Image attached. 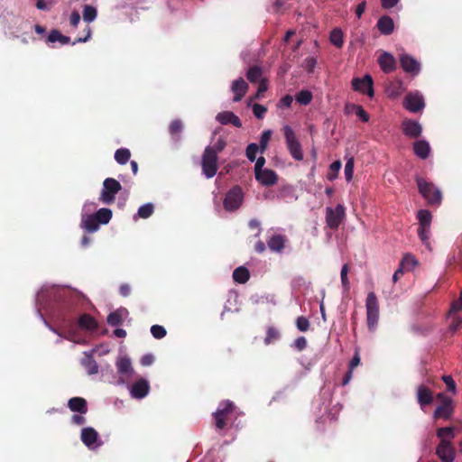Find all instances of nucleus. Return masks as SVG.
<instances>
[{"label": "nucleus", "instance_id": "obj_1", "mask_svg": "<svg viewBox=\"0 0 462 462\" xmlns=\"http://www.w3.org/2000/svg\"><path fill=\"white\" fill-rule=\"evenodd\" d=\"M365 310L368 329L374 332L379 321V302L375 293L373 291L367 294Z\"/></svg>", "mask_w": 462, "mask_h": 462}, {"label": "nucleus", "instance_id": "obj_2", "mask_svg": "<svg viewBox=\"0 0 462 462\" xmlns=\"http://www.w3.org/2000/svg\"><path fill=\"white\" fill-rule=\"evenodd\" d=\"M418 189L422 197L430 204H439L442 199L440 190L422 178L416 179Z\"/></svg>", "mask_w": 462, "mask_h": 462}, {"label": "nucleus", "instance_id": "obj_3", "mask_svg": "<svg viewBox=\"0 0 462 462\" xmlns=\"http://www.w3.org/2000/svg\"><path fill=\"white\" fill-rule=\"evenodd\" d=\"M202 171L207 178H212L217 171V151L212 146H208L203 153Z\"/></svg>", "mask_w": 462, "mask_h": 462}, {"label": "nucleus", "instance_id": "obj_4", "mask_svg": "<svg viewBox=\"0 0 462 462\" xmlns=\"http://www.w3.org/2000/svg\"><path fill=\"white\" fill-rule=\"evenodd\" d=\"M121 189L122 186L119 181L113 178H106L103 182L99 200L104 204L113 203L115 201L116 195Z\"/></svg>", "mask_w": 462, "mask_h": 462}, {"label": "nucleus", "instance_id": "obj_5", "mask_svg": "<svg viewBox=\"0 0 462 462\" xmlns=\"http://www.w3.org/2000/svg\"><path fill=\"white\" fill-rule=\"evenodd\" d=\"M31 28L28 21L21 16H13L8 21L7 33L10 38L15 39L20 36L27 35V29Z\"/></svg>", "mask_w": 462, "mask_h": 462}, {"label": "nucleus", "instance_id": "obj_6", "mask_svg": "<svg viewBox=\"0 0 462 462\" xmlns=\"http://www.w3.org/2000/svg\"><path fill=\"white\" fill-rule=\"evenodd\" d=\"M286 143L289 149L291 155L297 161H301L303 159V153L301 150L300 143L296 138L294 131L291 127L286 125L283 128Z\"/></svg>", "mask_w": 462, "mask_h": 462}, {"label": "nucleus", "instance_id": "obj_7", "mask_svg": "<svg viewBox=\"0 0 462 462\" xmlns=\"http://www.w3.org/2000/svg\"><path fill=\"white\" fill-rule=\"evenodd\" d=\"M235 405L230 401H223L219 403L217 411L213 413L216 428L224 429L226 425V417L234 411Z\"/></svg>", "mask_w": 462, "mask_h": 462}, {"label": "nucleus", "instance_id": "obj_8", "mask_svg": "<svg viewBox=\"0 0 462 462\" xmlns=\"http://www.w3.org/2000/svg\"><path fill=\"white\" fill-rule=\"evenodd\" d=\"M345 217V208L338 204L335 208L328 207L326 208V223L328 227L336 229L339 226Z\"/></svg>", "mask_w": 462, "mask_h": 462}, {"label": "nucleus", "instance_id": "obj_9", "mask_svg": "<svg viewBox=\"0 0 462 462\" xmlns=\"http://www.w3.org/2000/svg\"><path fill=\"white\" fill-rule=\"evenodd\" d=\"M244 195L240 188L231 189L224 199V208L228 211L237 209L243 202Z\"/></svg>", "mask_w": 462, "mask_h": 462}, {"label": "nucleus", "instance_id": "obj_10", "mask_svg": "<svg viewBox=\"0 0 462 462\" xmlns=\"http://www.w3.org/2000/svg\"><path fill=\"white\" fill-rule=\"evenodd\" d=\"M436 454L442 462H453L456 457V450L448 439L440 440L436 448Z\"/></svg>", "mask_w": 462, "mask_h": 462}, {"label": "nucleus", "instance_id": "obj_11", "mask_svg": "<svg viewBox=\"0 0 462 462\" xmlns=\"http://www.w3.org/2000/svg\"><path fill=\"white\" fill-rule=\"evenodd\" d=\"M400 64L402 69L408 74L416 76L420 71V63L412 56L407 53L400 55Z\"/></svg>", "mask_w": 462, "mask_h": 462}, {"label": "nucleus", "instance_id": "obj_12", "mask_svg": "<svg viewBox=\"0 0 462 462\" xmlns=\"http://www.w3.org/2000/svg\"><path fill=\"white\" fill-rule=\"evenodd\" d=\"M80 438L82 442L90 449H95L102 444L97 431L91 427L82 429Z\"/></svg>", "mask_w": 462, "mask_h": 462}, {"label": "nucleus", "instance_id": "obj_13", "mask_svg": "<svg viewBox=\"0 0 462 462\" xmlns=\"http://www.w3.org/2000/svg\"><path fill=\"white\" fill-rule=\"evenodd\" d=\"M118 374L121 375L120 383H124L125 379H130L134 374L132 363L129 357L120 356L116 363Z\"/></svg>", "mask_w": 462, "mask_h": 462}, {"label": "nucleus", "instance_id": "obj_14", "mask_svg": "<svg viewBox=\"0 0 462 462\" xmlns=\"http://www.w3.org/2000/svg\"><path fill=\"white\" fill-rule=\"evenodd\" d=\"M404 107L411 113H419L424 107L425 103L422 96L415 94H408L403 100Z\"/></svg>", "mask_w": 462, "mask_h": 462}, {"label": "nucleus", "instance_id": "obj_15", "mask_svg": "<svg viewBox=\"0 0 462 462\" xmlns=\"http://www.w3.org/2000/svg\"><path fill=\"white\" fill-rule=\"evenodd\" d=\"M353 88L369 97L374 95L373 79L369 75H365L362 79H354L352 80Z\"/></svg>", "mask_w": 462, "mask_h": 462}, {"label": "nucleus", "instance_id": "obj_16", "mask_svg": "<svg viewBox=\"0 0 462 462\" xmlns=\"http://www.w3.org/2000/svg\"><path fill=\"white\" fill-rule=\"evenodd\" d=\"M130 394L134 399H143L150 392V384L146 379H139L129 388Z\"/></svg>", "mask_w": 462, "mask_h": 462}, {"label": "nucleus", "instance_id": "obj_17", "mask_svg": "<svg viewBox=\"0 0 462 462\" xmlns=\"http://www.w3.org/2000/svg\"><path fill=\"white\" fill-rule=\"evenodd\" d=\"M378 64L381 69L388 74L394 71L397 68V62L393 54L387 51H383L378 57Z\"/></svg>", "mask_w": 462, "mask_h": 462}, {"label": "nucleus", "instance_id": "obj_18", "mask_svg": "<svg viewBox=\"0 0 462 462\" xmlns=\"http://www.w3.org/2000/svg\"><path fill=\"white\" fill-rule=\"evenodd\" d=\"M256 180L263 186H273L277 182V174L269 169H262L255 172Z\"/></svg>", "mask_w": 462, "mask_h": 462}, {"label": "nucleus", "instance_id": "obj_19", "mask_svg": "<svg viewBox=\"0 0 462 462\" xmlns=\"http://www.w3.org/2000/svg\"><path fill=\"white\" fill-rule=\"evenodd\" d=\"M248 84L243 78L234 80L231 84V91L234 94L233 100L240 101L248 90Z\"/></svg>", "mask_w": 462, "mask_h": 462}, {"label": "nucleus", "instance_id": "obj_20", "mask_svg": "<svg viewBox=\"0 0 462 462\" xmlns=\"http://www.w3.org/2000/svg\"><path fill=\"white\" fill-rule=\"evenodd\" d=\"M417 401L420 408L423 410L426 405L431 404L433 402V393L425 385H419L417 387Z\"/></svg>", "mask_w": 462, "mask_h": 462}, {"label": "nucleus", "instance_id": "obj_21", "mask_svg": "<svg viewBox=\"0 0 462 462\" xmlns=\"http://www.w3.org/2000/svg\"><path fill=\"white\" fill-rule=\"evenodd\" d=\"M454 411L453 401H448L446 403H440L433 412L435 420L443 419L448 420Z\"/></svg>", "mask_w": 462, "mask_h": 462}, {"label": "nucleus", "instance_id": "obj_22", "mask_svg": "<svg viewBox=\"0 0 462 462\" xmlns=\"http://www.w3.org/2000/svg\"><path fill=\"white\" fill-rule=\"evenodd\" d=\"M100 223L95 214H81V226L88 232L94 233L98 230Z\"/></svg>", "mask_w": 462, "mask_h": 462}, {"label": "nucleus", "instance_id": "obj_23", "mask_svg": "<svg viewBox=\"0 0 462 462\" xmlns=\"http://www.w3.org/2000/svg\"><path fill=\"white\" fill-rule=\"evenodd\" d=\"M402 130L405 135L416 138L420 134L422 128L419 122L409 119L402 123Z\"/></svg>", "mask_w": 462, "mask_h": 462}, {"label": "nucleus", "instance_id": "obj_24", "mask_svg": "<svg viewBox=\"0 0 462 462\" xmlns=\"http://www.w3.org/2000/svg\"><path fill=\"white\" fill-rule=\"evenodd\" d=\"M376 26L383 35H390L394 30L393 20L388 15L380 17L377 21Z\"/></svg>", "mask_w": 462, "mask_h": 462}, {"label": "nucleus", "instance_id": "obj_25", "mask_svg": "<svg viewBox=\"0 0 462 462\" xmlns=\"http://www.w3.org/2000/svg\"><path fill=\"white\" fill-rule=\"evenodd\" d=\"M68 406L70 411L85 414L88 411L87 402L81 397H73L69 400Z\"/></svg>", "mask_w": 462, "mask_h": 462}, {"label": "nucleus", "instance_id": "obj_26", "mask_svg": "<svg viewBox=\"0 0 462 462\" xmlns=\"http://www.w3.org/2000/svg\"><path fill=\"white\" fill-rule=\"evenodd\" d=\"M413 152L417 157L427 159L430 152V147L428 142L424 140L416 141L413 144Z\"/></svg>", "mask_w": 462, "mask_h": 462}, {"label": "nucleus", "instance_id": "obj_27", "mask_svg": "<svg viewBox=\"0 0 462 462\" xmlns=\"http://www.w3.org/2000/svg\"><path fill=\"white\" fill-rule=\"evenodd\" d=\"M128 316V311L126 309L121 308L114 312L110 313L107 317V323L110 326H119L123 319Z\"/></svg>", "mask_w": 462, "mask_h": 462}, {"label": "nucleus", "instance_id": "obj_28", "mask_svg": "<svg viewBox=\"0 0 462 462\" xmlns=\"http://www.w3.org/2000/svg\"><path fill=\"white\" fill-rule=\"evenodd\" d=\"M285 237L282 235H275L267 241L268 247L273 252H282L285 245Z\"/></svg>", "mask_w": 462, "mask_h": 462}, {"label": "nucleus", "instance_id": "obj_29", "mask_svg": "<svg viewBox=\"0 0 462 462\" xmlns=\"http://www.w3.org/2000/svg\"><path fill=\"white\" fill-rule=\"evenodd\" d=\"M81 364L90 375L96 374L98 372V365L91 353H85V358L82 359Z\"/></svg>", "mask_w": 462, "mask_h": 462}, {"label": "nucleus", "instance_id": "obj_30", "mask_svg": "<svg viewBox=\"0 0 462 462\" xmlns=\"http://www.w3.org/2000/svg\"><path fill=\"white\" fill-rule=\"evenodd\" d=\"M47 42L51 43L59 42H60V44L66 45L70 42V38L69 36L61 34V32L59 30L53 29L49 33Z\"/></svg>", "mask_w": 462, "mask_h": 462}, {"label": "nucleus", "instance_id": "obj_31", "mask_svg": "<svg viewBox=\"0 0 462 462\" xmlns=\"http://www.w3.org/2000/svg\"><path fill=\"white\" fill-rule=\"evenodd\" d=\"M79 324L81 328L93 331L97 328V323L93 317L88 314H83L79 319Z\"/></svg>", "mask_w": 462, "mask_h": 462}, {"label": "nucleus", "instance_id": "obj_32", "mask_svg": "<svg viewBox=\"0 0 462 462\" xmlns=\"http://www.w3.org/2000/svg\"><path fill=\"white\" fill-rule=\"evenodd\" d=\"M263 69L258 65L251 66L246 72V79L251 83H257L262 79Z\"/></svg>", "mask_w": 462, "mask_h": 462}, {"label": "nucleus", "instance_id": "obj_33", "mask_svg": "<svg viewBox=\"0 0 462 462\" xmlns=\"http://www.w3.org/2000/svg\"><path fill=\"white\" fill-rule=\"evenodd\" d=\"M233 278L238 283H245L250 278V273L247 268L239 266L233 272Z\"/></svg>", "mask_w": 462, "mask_h": 462}, {"label": "nucleus", "instance_id": "obj_34", "mask_svg": "<svg viewBox=\"0 0 462 462\" xmlns=\"http://www.w3.org/2000/svg\"><path fill=\"white\" fill-rule=\"evenodd\" d=\"M417 217L419 220V227H430L431 214L427 209H420L418 211Z\"/></svg>", "mask_w": 462, "mask_h": 462}, {"label": "nucleus", "instance_id": "obj_35", "mask_svg": "<svg viewBox=\"0 0 462 462\" xmlns=\"http://www.w3.org/2000/svg\"><path fill=\"white\" fill-rule=\"evenodd\" d=\"M330 42L337 48H341L344 44L343 32L339 28H335L330 32Z\"/></svg>", "mask_w": 462, "mask_h": 462}, {"label": "nucleus", "instance_id": "obj_36", "mask_svg": "<svg viewBox=\"0 0 462 462\" xmlns=\"http://www.w3.org/2000/svg\"><path fill=\"white\" fill-rule=\"evenodd\" d=\"M95 216L97 217L100 225H106L112 218V211L109 208H103L98 209L95 213Z\"/></svg>", "mask_w": 462, "mask_h": 462}, {"label": "nucleus", "instance_id": "obj_37", "mask_svg": "<svg viewBox=\"0 0 462 462\" xmlns=\"http://www.w3.org/2000/svg\"><path fill=\"white\" fill-rule=\"evenodd\" d=\"M154 207L152 203H146L142 205L137 211V214L134 216V218H148L153 213Z\"/></svg>", "mask_w": 462, "mask_h": 462}, {"label": "nucleus", "instance_id": "obj_38", "mask_svg": "<svg viewBox=\"0 0 462 462\" xmlns=\"http://www.w3.org/2000/svg\"><path fill=\"white\" fill-rule=\"evenodd\" d=\"M437 437L439 438L440 440L448 439L449 441H452V439L455 438L454 428L453 427L439 428L437 430Z\"/></svg>", "mask_w": 462, "mask_h": 462}, {"label": "nucleus", "instance_id": "obj_39", "mask_svg": "<svg viewBox=\"0 0 462 462\" xmlns=\"http://www.w3.org/2000/svg\"><path fill=\"white\" fill-rule=\"evenodd\" d=\"M354 166L355 160L353 156L346 158V165H345V178L347 182H350L353 180L354 176Z\"/></svg>", "mask_w": 462, "mask_h": 462}, {"label": "nucleus", "instance_id": "obj_40", "mask_svg": "<svg viewBox=\"0 0 462 462\" xmlns=\"http://www.w3.org/2000/svg\"><path fill=\"white\" fill-rule=\"evenodd\" d=\"M97 15V11L96 7L92 5H86L83 8V20L87 23L93 22Z\"/></svg>", "mask_w": 462, "mask_h": 462}, {"label": "nucleus", "instance_id": "obj_41", "mask_svg": "<svg viewBox=\"0 0 462 462\" xmlns=\"http://www.w3.org/2000/svg\"><path fill=\"white\" fill-rule=\"evenodd\" d=\"M130 151L126 148H120L115 152V159L119 164H125L130 159Z\"/></svg>", "mask_w": 462, "mask_h": 462}, {"label": "nucleus", "instance_id": "obj_42", "mask_svg": "<svg viewBox=\"0 0 462 462\" xmlns=\"http://www.w3.org/2000/svg\"><path fill=\"white\" fill-rule=\"evenodd\" d=\"M417 264L418 261L416 258L413 255L407 254L402 257L400 266H402L404 270H410L415 267Z\"/></svg>", "mask_w": 462, "mask_h": 462}, {"label": "nucleus", "instance_id": "obj_43", "mask_svg": "<svg viewBox=\"0 0 462 462\" xmlns=\"http://www.w3.org/2000/svg\"><path fill=\"white\" fill-rule=\"evenodd\" d=\"M312 99V94L309 90H301L295 96V100L300 105H308Z\"/></svg>", "mask_w": 462, "mask_h": 462}, {"label": "nucleus", "instance_id": "obj_44", "mask_svg": "<svg viewBox=\"0 0 462 462\" xmlns=\"http://www.w3.org/2000/svg\"><path fill=\"white\" fill-rule=\"evenodd\" d=\"M261 153V148L258 144L253 143H250L246 148V157L250 162H254L256 159V154Z\"/></svg>", "mask_w": 462, "mask_h": 462}, {"label": "nucleus", "instance_id": "obj_45", "mask_svg": "<svg viewBox=\"0 0 462 462\" xmlns=\"http://www.w3.org/2000/svg\"><path fill=\"white\" fill-rule=\"evenodd\" d=\"M341 166H342V164H341L340 161H336V162H332L330 164L329 172L328 173L327 178L329 180H336L337 178V174L341 169Z\"/></svg>", "mask_w": 462, "mask_h": 462}, {"label": "nucleus", "instance_id": "obj_46", "mask_svg": "<svg viewBox=\"0 0 462 462\" xmlns=\"http://www.w3.org/2000/svg\"><path fill=\"white\" fill-rule=\"evenodd\" d=\"M271 136H272V131L271 130H265L264 132H263L261 137H260V141H259V146L261 148V153H263L267 146H268V143L271 139Z\"/></svg>", "mask_w": 462, "mask_h": 462}, {"label": "nucleus", "instance_id": "obj_47", "mask_svg": "<svg viewBox=\"0 0 462 462\" xmlns=\"http://www.w3.org/2000/svg\"><path fill=\"white\" fill-rule=\"evenodd\" d=\"M346 112L347 114H353L356 116H367L365 111L364 110V108L361 106H357V105H346Z\"/></svg>", "mask_w": 462, "mask_h": 462}, {"label": "nucleus", "instance_id": "obj_48", "mask_svg": "<svg viewBox=\"0 0 462 462\" xmlns=\"http://www.w3.org/2000/svg\"><path fill=\"white\" fill-rule=\"evenodd\" d=\"M151 333L153 337L162 339L166 336V329L161 325H153L151 327Z\"/></svg>", "mask_w": 462, "mask_h": 462}, {"label": "nucleus", "instance_id": "obj_49", "mask_svg": "<svg viewBox=\"0 0 462 462\" xmlns=\"http://www.w3.org/2000/svg\"><path fill=\"white\" fill-rule=\"evenodd\" d=\"M296 327L300 331H308L310 328V321L307 318L300 316L296 319Z\"/></svg>", "mask_w": 462, "mask_h": 462}, {"label": "nucleus", "instance_id": "obj_50", "mask_svg": "<svg viewBox=\"0 0 462 462\" xmlns=\"http://www.w3.org/2000/svg\"><path fill=\"white\" fill-rule=\"evenodd\" d=\"M347 273H348V266H347V264H344L341 269V272H340V278H341V283H342L344 289L346 291L349 289V281H348Z\"/></svg>", "mask_w": 462, "mask_h": 462}, {"label": "nucleus", "instance_id": "obj_51", "mask_svg": "<svg viewBox=\"0 0 462 462\" xmlns=\"http://www.w3.org/2000/svg\"><path fill=\"white\" fill-rule=\"evenodd\" d=\"M443 382L446 383L448 391L455 394L457 393L456 383L450 375L442 376Z\"/></svg>", "mask_w": 462, "mask_h": 462}, {"label": "nucleus", "instance_id": "obj_52", "mask_svg": "<svg viewBox=\"0 0 462 462\" xmlns=\"http://www.w3.org/2000/svg\"><path fill=\"white\" fill-rule=\"evenodd\" d=\"M430 227H419V236L421 239L422 243L429 246V240H430Z\"/></svg>", "mask_w": 462, "mask_h": 462}, {"label": "nucleus", "instance_id": "obj_53", "mask_svg": "<svg viewBox=\"0 0 462 462\" xmlns=\"http://www.w3.org/2000/svg\"><path fill=\"white\" fill-rule=\"evenodd\" d=\"M221 125L232 124L235 126L240 127L242 123L239 117H217Z\"/></svg>", "mask_w": 462, "mask_h": 462}, {"label": "nucleus", "instance_id": "obj_54", "mask_svg": "<svg viewBox=\"0 0 462 462\" xmlns=\"http://www.w3.org/2000/svg\"><path fill=\"white\" fill-rule=\"evenodd\" d=\"M91 32H92V31H91L90 26H89V25L86 26V28L84 29V35H85V36H84V37H79V38H77V39L72 42V44H73V45H75V44H77V43H80V42H88V41L90 39V37H91Z\"/></svg>", "mask_w": 462, "mask_h": 462}, {"label": "nucleus", "instance_id": "obj_55", "mask_svg": "<svg viewBox=\"0 0 462 462\" xmlns=\"http://www.w3.org/2000/svg\"><path fill=\"white\" fill-rule=\"evenodd\" d=\"M182 130V124L180 120H174L170 125L171 134H178Z\"/></svg>", "mask_w": 462, "mask_h": 462}, {"label": "nucleus", "instance_id": "obj_56", "mask_svg": "<svg viewBox=\"0 0 462 462\" xmlns=\"http://www.w3.org/2000/svg\"><path fill=\"white\" fill-rule=\"evenodd\" d=\"M317 64V60L313 57H308L304 60V67L308 72H312Z\"/></svg>", "mask_w": 462, "mask_h": 462}, {"label": "nucleus", "instance_id": "obj_57", "mask_svg": "<svg viewBox=\"0 0 462 462\" xmlns=\"http://www.w3.org/2000/svg\"><path fill=\"white\" fill-rule=\"evenodd\" d=\"M279 337V332L274 328H269L267 329V335L265 337V343L269 344L273 339H275Z\"/></svg>", "mask_w": 462, "mask_h": 462}, {"label": "nucleus", "instance_id": "obj_58", "mask_svg": "<svg viewBox=\"0 0 462 462\" xmlns=\"http://www.w3.org/2000/svg\"><path fill=\"white\" fill-rule=\"evenodd\" d=\"M154 362V356L152 354H146L142 356L141 358V365L143 366H149Z\"/></svg>", "mask_w": 462, "mask_h": 462}, {"label": "nucleus", "instance_id": "obj_59", "mask_svg": "<svg viewBox=\"0 0 462 462\" xmlns=\"http://www.w3.org/2000/svg\"><path fill=\"white\" fill-rule=\"evenodd\" d=\"M80 22V15L78 11H73L69 17V23L73 27H77Z\"/></svg>", "mask_w": 462, "mask_h": 462}, {"label": "nucleus", "instance_id": "obj_60", "mask_svg": "<svg viewBox=\"0 0 462 462\" xmlns=\"http://www.w3.org/2000/svg\"><path fill=\"white\" fill-rule=\"evenodd\" d=\"M307 346V340L304 337H299L295 341H294V346L298 349V350H303Z\"/></svg>", "mask_w": 462, "mask_h": 462}, {"label": "nucleus", "instance_id": "obj_61", "mask_svg": "<svg viewBox=\"0 0 462 462\" xmlns=\"http://www.w3.org/2000/svg\"><path fill=\"white\" fill-rule=\"evenodd\" d=\"M96 208H97V204L95 202L87 201L83 205L82 213L90 214V212L96 210Z\"/></svg>", "mask_w": 462, "mask_h": 462}, {"label": "nucleus", "instance_id": "obj_62", "mask_svg": "<svg viewBox=\"0 0 462 462\" xmlns=\"http://www.w3.org/2000/svg\"><path fill=\"white\" fill-rule=\"evenodd\" d=\"M266 107L260 104H254L253 106L254 116H263L266 112Z\"/></svg>", "mask_w": 462, "mask_h": 462}, {"label": "nucleus", "instance_id": "obj_63", "mask_svg": "<svg viewBox=\"0 0 462 462\" xmlns=\"http://www.w3.org/2000/svg\"><path fill=\"white\" fill-rule=\"evenodd\" d=\"M461 323H462V319L459 318V317H455L451 320V323L449 325V328L452 331H456L460 327Z\"/></svg>", "mask_w": 462, "mask_h": 462}, {"label": "nucleus", "instance_id": "obj_64", "mask_svg": "<svg viewBox=\"0 0 462 462\" xmlns=\"http://www.w3.org/2000/svg\"><path fill=\"white\" fill-rule=\"evenodd\" d=\"M461 309H462V294H461V297L458 300H455L451 304L450 311L451 312H457Z\"/></svg>", "mask_w": 462, "mask_h": 462}]
</instances>
